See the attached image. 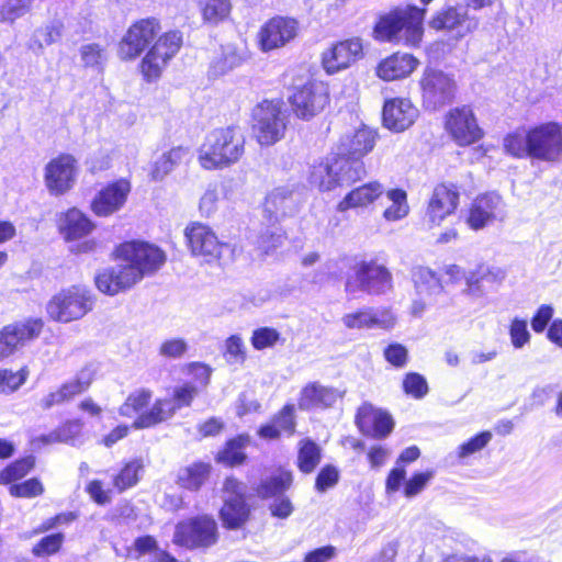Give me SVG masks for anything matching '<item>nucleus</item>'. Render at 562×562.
I'll return each instance as SVG.
<instances>
[{"label":"nucleus","mask_w":562,"mask_h":562,"mask_svg":"<svg viewBox=\"0 0 562 562\" xmlns=\"http://www.w3.org/2000/svg\"><path fill=\"white\" fill-rule=\"evenodd\" d=\"M218 540L217 522L212 516L199 515L178 522L172 542L189 550H205Z\"/></svg>","instance_id":"6"},{"label":"nucleus","mask_w":562,"mask_h":562,"mask_svg":"<svg viewBox=\"0 0 562 562\" xmlns=\"http://www.w3.org/2000/svg\"><path fill=\"white\" fill-rule=\"evenodd\" d=\"M176 411L169 398H157L153 406L143 412L133 423L136 429L151 428L173 417Z\"/></svg>","instance_id":"33"},{"label":"nucleus","mask_w":562,"mask_h":562,"mask_svg":"<svg viewBox=\"0 0 562 562\" xmlns=\"http://www.w3.org/2000/svg\"><path fill=\"white\" fill-rule=\"evenodd\" d=\"M376 137V132L367 126L350 131L340 137L337 154L346 157L350 165L363 162L362 158L374 148Z\"/></svg>","instance_id":"20"},{"label":"nucleus","mask_w":562,"mask_h":562,"mask_svg":"<svg viewBox=\"0 0 562 562\" xmlns=\"http://www.w3.org/2000/svg\"><path fill=\"white\" fill-rule=\"evenodd\" d=\"M64 542L63 533H54L42 538L36 543L32 552L37 557L50 555L56 553Z\"/></svg>","instance_id":"54"},{"label":"nucleus","mask_w":562,"mask_h":562,"mask_svg":"<svg viewBox=\"0 0 562 562\" xmlns=\"http://www.w3.org/2000/svg\"><path fill=\"white\" fill-rule=\"evenodd\" d=\"M356 425L364 436L381 439L391 434L394 423L387 413L364 403L358 409Z\"/></svg>","instance_id":"24"},{"label":"nucleus","mask_w":562,"mask_h":562,"mask_svg":"<svg viewBox=\"0 0 562 562\" xmlns=\"http://www.w3.org/2000/svg\"><path fill=\"white\" fill-rule=\"evenodd\" d=\"M94 304L91 291L81 285H71L55 294L47 303L46 311L53 321L69 323L87 315Z\"/></svg>","instance_id":"5"},{"label":"nucleus","mask_w":562,"mask_h":562,"mask_svg":"<svg viewBox=\"0 0 562 562\" xmlns=\"http://www.w3.org/2000/svg\"><path fill=\"white\" fill-rule=\"evenodd\" d=\"M295 210L294 191L288 186L276 188L266 198L263 212L271 225L284 216L291 215Z\"/></svg>","instance_id":"28"},{"label":"nucleus","mask_w":562,"mask_h":562,"mask_svg":"<svg viewBox=\"0 0 562 562\" xmlns=\"http://www.w3.org/2000/svg\"><path fill=\"white\" fill-rule=\"evenodd\" d=\"M413 281L418 294L437 295L442 291L439 277L429 268H415L413 271Z\"/></svg>","instance_id":"35"},{"label":"nucleus","mask_w":562,"mask_h":562,"mask_svg":"<svg viewBox=\"0 0 562 562\" xmlns=\"http://www.w3.org/2000/svg\"><path fill=\"white\" fill-rule=\"evenodd\" d=\"M403 389L407 395L417 400L423 398L428 393L426 379L419 373H407L403 380Z\"/></svg>","instance_id":"48"},{"label":"nucleus","mask_w":562,"mask_h":562,"mask_svg":"<svg viewBox=\"0 0 562 562\" xmlns=\"http://www.w3.org/2000/svg\"><path fill=\"white\" fill-rule=\"evenodd\" d=\"M160 30V23L155 18L143 19L131 25L120 43V57L134 59L139 56L156 38Z\"/></svg>","instance_id":"15"},{"label":"nucleus","mask_w":562,"mask_h":562,"mask_svg":"<svg viewBox=\"0 0 562 562\" xmlns=\"http://www.w3.org/2000/svg\"><path fill=\"white\" fill-rule=\"evenodd\" d=\"M492 439L490 431H483L469 441L462 443L459 448V458H467L480 450H482Z\"/></svg>","instance_id":"59"},{"label":"nucleus","mask_w":562,"mask_h":562,"mask_svg":"<svg viewBox=\"0 0 562 562\" xmlns=\"http://www.w3.org/2000/svg\"><path fill=\"white\" fill-rule=\"evenodd\" d=\"M384 192V187L379 181L368 182L348 192L337 204V210L339 212H346L350 209L368 207L381 198Z\"/></svg>","instance_id":"30"},{"label":"nucleus","mask_w":562,"mask_h":562,"mask_svg":"<svg viewBox=\"0 0 562 562\" xmlns=\"http://www.w3.org/2000/svg\"><path fill=\"white\" fill-rule=\"evenodd\" d=\"M459 202V191L454 184H439L434 189L427 207L428 221L438 226L451 215Z\"/></svg>","instance_id":"25"},{"label":"nucleus","mask_w":562,"mask_h":562,"mask_svg":"<svg viewBox=\"0 0 562 562\" xmlns=\"http://www.w3.org/2000/svg\"><path fill=\"white\" fill-rule=\"evenodd\" d=\"M245 153V136L238 127L210 132L199 149L198 160L206 170L224 169L239 161Z\"/></svg>","instance_id":"2"},{"label":"nucleus","mask_w":562,"mask_h":562,"mask_svg":"<svg viewBox=\"0 0 562 562\" xmlns=\"http://www.w3.org/2000/svg\"><path fill=\"white\" fill-rule=\"evenodd\" d=\"M418 60L409 54H393L376 67V75L386 81L404 78L417 67Z\"/></svg>","instance_id":"32"},{"label":"nucleus","mask_w":562,"mask_h":562,"mask_svg":"<svg viewBox=\"0 0 562 562\" xmlns=\"http://www.w3.org/2000/svg\"><path fill=\"white\" fill-rule=\"evenodd\" d=\"M562 151V131L558 123L541 124L529 131V157L552 161Z\"/></svg>","instance_id":"17"},{"label":"nucleus","mask_w":562,"mask_h":562,"mask_svg":"<svg viewBox=\"0 0 562 562\" xmlns=\"http://www.w3.org/2000/svg\"><path fill=\"white\" fill-rule=\"evenodd\" d=\"M363 55L362 42L358 37L338 42L322 55V64L327 74H336L350 67Z\"/></svg>","instance_id":"21"},{"label":"nucleus","mask_w":562,"mask_h":562,"mask_svg":"<svg viewBox=\"0 0 562 562\" xmlns=\"http://www.w3.org/2000/svg\"><path fill=\"white\" fill-rule=\"evenodd\" d=\"M210 465L205 463H194L182 469L178 480L181 486L188 490H199L207 480Z\"/></svg>","instance_id":"37"},{"label":"nucleus","mask_w":562,"mask_h":562,"mask_svg":"<svg viewBox=\"0 0 562 562\" xmlns=\"http://www.w3.org/2000/svg\"><path fill=\"white\" fill-rule=\"evenodd\" d=\"M385 360L395 368H404L408 361V350L398 342L390 344L383 351Z\"/></svg>","instance_id":"58"},{"label":"nucleus","mask_w":562,"mask_h":562,"mask_svg":"<svg viewBox=\"0 0 562 562\" xmlns=\"http://www.w3.org/2000/svg\"><path fill=\"white\" fill-rule=\"evenodd\" d=\"M281 340L280 333L272 327H260L252 331L250 342L256 350L274 347Z\"/></svg>","instance_id":"45"},{"label":"nucleus","mask_w":562,"mask_h":562,"mask_svg":"<svg viewBox=\"0 0 562 562\" xmlns=\"http://www.w3.org/2000/svg\"><path fill=\"white\" fill-rule=\"evenodd\" d=\"M131 192V183L125 179L114 181L101 189L91 201V211L100 217L119 212Z\"/></svg>","instance_id":"23"},{"label":"nucleus","mask_w":562,"mask_h":562,"mask_svg":"<svg viewBox=\"0 0 562 562\" xmlns=\"http://www.w3.org/2000/svg\"><path fill=\"white\" fill-rule=\"evenodd\" d=\"M188 351V342L183 338H171L161 342L159 355L168 359H179Z\"/></svg>","instance_id":"55"},{"label":"nucleus","mask_w":562,"mask_h":562,"mask_svg":"<svg viewBox=\"0 0 562 562\" xmlns=\"http://www.w3.org/2000/svg\"><path fill=\"white\" fill-rule=\"evenodd\" d=\"M191 254L201 257L205 262H213L221 259L223 251L228 245L221 243L214 231L200 222H193L184 229Z\"/></svg>","instance_id":"13"},{"label":"nucleus","mask_w":562,"mask_h":562,"mask_svg":"<svg viewBox=\"0 0 562 562\" xmlns=\"http://www.w3.org/2000/svg\"><path fill=\"white\" fill-rule=\"evenodd\" d=\"M432 472L416 473L406 483L404 487V495L406 497H414L419 494L427 483L432 477Z\"/></svg>","instance_id":"63"},{"label":"nucleus","mask_w":562,"mask_h":562,"mask_svg":"<svg viewBox=\"0 0 562 562\" xmlns=\"http://www.w3.org/2000/svg\"><path fill=\"white\" fill-rule=\"evenodd\" d=\"M142 468L143 464L138 460H134L127 463L115 477V486L122 491L136 484L138 481V472L142 470Z\"/></svg>","instance_id":"52"},{"label":"nucleus","mask_w":562,"mask_h":562,"mask_svg":"<svg viewBox=\"0 0 562 562\" xmlns=\"http://www.w3.org/2000/svg\"><path fill=\"white\" fill-rule=\"evenodd\" d=\"M385 194L391 204L384 210L383 218L396 222L406 217L409 213L407 193L402 189H391Z\"/></svg>","instance_id":"34"},{"label":"nucleus","mask_w":562,"mask_h":562,"mask_svg":"<svg viewBox=\"0 0 562 562\" xmlns=\"http://www.w3.org/2000/svg\"><path fill=\"white\" fill-rule=\"evenodd\" d=\"M290 102L295 115L307 121L325 109L329 102V95L327 88L322 82L308 80L293 86Z\"/></svg>","instance_id":"10"},{"label":"nucleus","mask_w":562,"mask_h":562,"mask_svg":"<svg viewBox=\"0 0 562 562\" xmlns=\"http://www.w3.org/2000/svg\"><path fill=\"white\" fill-rule=\"evenodd\" d=\"M81 61L86 67L101 68L106 60V53L99 44H86L80 48Z\"/></svg>","instance_id":"47"},{"label":"nucleus","mask_w":562,"mask_h":562,"mask_svg":"<svg viewBox=\"0 0 562 562\" xmlns=\"http://www.w3.org/2000/svg\"><path fill=\"white\" fill-rule=\"evenodd\" d=\"M196 394L198 389L193 384L184 383L173 389L172 396L169 400H171V404L177 412L182 407L190 406Z\"/></svg>","instance_id":"49"},{"label":"nucleus","mask_w":562,"mask_h":562,"mask_svg":"<svg viewBox=\"0 0 562 562\" xmlns=\"http://www.w3.org/2000/svg\"><path fill=\"white\" fill-rule=\"evenodd\" d=\"M341 321L342 324L349 329L372 328V317L370 310L346 314Z\"/></svg>","instance_id":"60"},{"label":"nucleus","mask_w":562,"mask_h":562,"mask_svg":"<svg viewBox=\"0 0 562 562\" xmlns=\"http://www.w3.org/2000/svg\"><path fill=\"white\" fill-rule=\"evenodd\" d=\"M286 111L280 102L263 101L254 110V133L261 145L280 140L286 128Z\"/></svg>","instance_id":"8"},{"label":"nucleus","mask_w":562,"mask_h":562,"mask_svg":"<svg viewBox=\"0 0 562 562\" xmlns=\"http://www.w3.org/2000/svg\"><path fill=\"white\" fill-rule=\"evenodd\" d=\"M243 63V55L232 45L223 47L222 55L213 63L216 75H223Z\"/></svg>","instance_id":"43"},{"label":"nucleus","mask_w":562,"mask_h":562,"mask_svg":"<svg viewBox=\"0 0 562 562\" xmlns=\"http://www.w3.org/2000/svg\"><path fill=\"white\" fill-rule=\"evenodd\" d=\"M26 380L24 370L13 372L11 370H0V393H12L18 390Z\"/></svg>","instance_id":"53"},{"label":"nucleus","mask_w":562,"mask_h":562,"mask_svg":"<svg viewBox=\"0 0 562 562\" xmlns=\"http://www.w3.org/2000/svg\"><path fill=\"white\" fill-rule=\"evenodd\" d=\"M366 176L364 162L348 164L346 157L336 154L313 166L310 181L321 191H331L350 186Z\"/></svg>","instance_id":"4"},{"label":"nucleus","mask_w":562,"mask_h":562,"mask_svg":"<svg viewBox=\"0 0 562 562\" xmlns=\"http://www.w3.org/2000/svg\"><path fill=\"white\" fill-rule=\"evenodd\" d=\"M418 116V110L408 99H391L383 108V124L393 132H403L413 125Z\"/></svg>","instance_id":"26"},{"label":"nucleus","mask_w":562,"mask_h":562,"mask_svg":"<svg viewBox=\"0 0 562 562\" xmlns=\"http://www.w3.org/2000/svg\"><path fill=\"white\" fill-rule=\"evenodd\" d=\"M200 5L204 21L213 24L226 19L232 9L229 0H201Z\"/></svg>","instance_id":"39"},{"label":"nucleus","mask_w":562,"mask_h":562,"mask_svg":"<svg viewBox=\"0 0 562 562\" xmlns=\"http://www.w3.org/2000/svg\"><path fill=\"white\" fill-rule=\"evenodd\" d=\"M345 284L346 292L356 293L363 291L368 294L382 295L393 289V276L391 271L375 260H361L352 268Z\"/></svg>","instance_id":"7"},{"label":"nucleus","mask_w":562,"mask_h":562,"mask_svg":"<svg viewBox=\"0 0 562 562\" xmlns=\"http://www.w3.org/2000/svg\"><path fill=\"white\" fill-rule=\"evenodd\" d=\"M43 329L42 319H27L4 326L0 330V361L10 357L27 341L38 337Z\"/></svg>","instance_id":"19"},{"label":"nucleus","mask_w":562,"mask_h":562,"mask_svg":"<svg viewBox=\"0 0 562 562\" xmlns=\"http://www.w3.org/2000/svg\"><path fill=\"white\" fill-rule=\"evenodd\" d=\"M35 464L33 457L15 461L0 472V483L9 484L25 476Z\"/></svg>","instance_id":"42"},{"label":"nucleus","mask_w":562,"mask_h":562,"mask_svg":"<svg viewBox=\"0 0 562 562\" xmlns=\"http://www.w3.org/2000/svg\"><path fill=\"white\" fill-rule=\"evenodd\" d=\"M281 434L292 435L294 432V407L286 405L282 411L272 419Z\"/></svg>","instance_id":"62"},{"label":"nucleus","mask_w":562,"mask_h":562,"mask_svg":"<svg viewBox=\"0 0 562 562\" xmlns=\"http://www.w3.org/2000/svg\"><path fill=\"white\" fill-rule=\"evenodd\" d=\"M182 44L179 32H167L160 36L143 58L140 68L148 79L160 77L168 61L178 53Z\"/></svg>","instance_id":"12"},{"label":"nucleus","mask_w":562,"mask_h":562,"mask_svg":"<svg viewBox=\"0 0 562 562\" xmlns=\"http://www.w3.org/2000/svg\"><path fill=\"white\" fill-rule=\"evenodd\" d=\"M248 442V436H238L237 438L229 440L225 449L218 453V460L228 465L243 463L246 458L243 449Z\"/></svg>","instance_id":"40"},{"label":"nucleus","mask_w":562,"mask_h":562,"mask_svg":"<svg viewBox=\"0 0 562 562\" xmlns=\"http://www.w3.org/2000/svg\"><path fill=\"white\" fill-rule=\"evenodd\" d=\"M509 336L510 341L516 349H520L527 345L530 340L527 321L514 318L509 327Z\"/></svg>","instance_id":"56"},{"label":"nucleus","mask_w":562,"mask_h":562,"mask_svg":"<svg viewBox=\"0 0 562 562\" xmlns=\"http://www.w3.org/2000/svg\"><path fill=\"white\" fill-rule=\"evenodd\" d=\"M338 479V470L334 465H326L318 473L315 481V487L319 492H325L326 490L336 485Z\"/></svg>","instance_id":"61"},{"label":"nucleus","mask_w":562,"mask_h":562,"mask_svg":"<svg viewBox=\"0 0 562 562\" xmlns=\"http://www.w3.org/2000/svg\"><path fill=\"white\" fill-rule=\"evenodd\" d=\"M9 491L14 497L31 498L41 495L44 487L37 479H30L23 483L11 485Z\"/></svg>","instance_id":"57"},{"label":"nucleus","mask_w":562,"mask_h":562,"mask_svg":"<svg viewBox=\"0 0 562 562\" xmlns=\"http://www.w3.org/2000/svg\"><path fill=\"white\" fill-rule=\"evenodd\" d=\"M322 450L317 443L311 439L300 441L297 465L304 473H311L319 464Z\"/></svg>","instance_id":"36"},{"label":"nucleus","mask_w":562,"mask_h":562,"mask_svg":"<svg viewBox=\"0 0 562 562\" xmlns=\"http://www.w3.org/2000/svg\"><path fill=\"white\" fill-rule=\"evenodd\" d=\"M504 147L514 157H529V132L525 134H509L504 139Z\"/></svg>","instance_id":"46"},{"label":"nucleus","mask_w":562,"mask_h":562,"mask_svg":"<svg viewBox=\"0 0 562 562\" xmlns=\"http://www.w3.org/2000/svg\"><path fill=\"white\" fill-rule=\"evenodd\" d=\"M120 263L104 269L95 277L97 288L105 294L115 295L143 279L146 273L158 270L166 256L158 247L144 241H127L116 250Z\"/></svg>","instance_id":"1"},{"label":"nucleus","mask_w":562,"mask_h":562,"mask_svg":"<svg viewBox=\"0 0 562 562\" xmlns=\"http://www.w3.org/2000/svg\"><path fill=\"white\" fill-rule=\"evenodd\" d=\"M424 105L437 110L454 98L456 82L441 70L427 68L419 80Z\"/></svg>","instance_id":"11"},{"label":"nucleus","mask_w":562,"mask_h":562,"mask_svg":"<svg viewBox=\"0 0 562 562\" xmlns=\"http://www.w3.org/2000/svg\"><path fill=\"white\" fill-rule=\"evenodd\" d=\"M226 359L232 364H243L246 360V347L243 339L233 335L225 341Z\"/></svg>","instance_id":"51"},{"label":"nucleus","mask_w":562,"mask_h":562,"mask_svg":"<svg viewBox=\"0 0 562 562\" xmlns=\"http://www.w3.org/2000/svg\"><path fill=\"white\" fill-rule=\"evenodd\" d=\"M153 393L148 389H138L132 392L125 402L121 405L119 413L124 417H132L134 414L139 413L150 402Z\"/></svg>","instance_id":"38"},{"label":"nucleus","mask_w":562,"mask_h":562,"mask_svg":"<svg viewBox=\"0 0 562 562\" xmlns=\"http://www.w3.org/2000/svg\"><path fill=\"white\" fill-rule=\"evenodd\" d=\"M429 25L436 31H446L462 38L477 29L479 20L469 15L467 5H450L438 11Z\"/></svg>","instance_id":"18"},{"label":"nucleus","mask_w":562,"mask_h":562,"mask_svg":"<svg viewBox=\"0 0 562 562\" xmlns=\"http://www.w3.org/2000/svg\"><path fill=\"white\" fill-rule=\"evenodd\" d=\"M297 32L299 24L294 19L273 18L258 33L260 48L263 52L280 48L294 40Z\"/></svg>","instance_id":"22"},{"label":"nucleus","mask_w":562,"mask_h":562,"mask_svg":"<svg viewBox=\"0 0 562 562\" xmlns=\"http://www.w3.org/2000/svg\"><path fill=\"white\" fill-rule=\"evenodd\" d=\"M446 130L459 146H470L483 137L476 117L469 106L454 108L448 112Z\"/></svg>","instance_id":"16"},{"label":"nucleus","mask_w":562,"mask_h":562,"mask_svg":"<svg viewBox=\"0 0 562 562\" xmlns=\"http://www.w3.org/2000/svg\"><path fill=\"white\" fill-rule=\"evenodd\" d=\"M502 198L496 193L477 196L470 209L468 224L472 229H481L491 224L502 209Z\"/></svg>","instance_id":"27"},{"label":"nucleus","mask_w":562,"mask_h":562,"mask_svg":"<svg viewBox=\"0 0 562 562\" xmlns=\"http://www.w3.org/2000/svg\"><path fill=\"white\" fill-rule=\"evenodd\" d=\"M218 192L216 189H207L200 199L199 210L202 215L211 216L217 209Z\"/></svg>","instance_id":"64"},{"label":"nucleus","mask_w":562,"mask_h":562,"mask_svg":"<svg viewBox=\"0 0 562 562\" xmlns=\"http://www.w3.org/2000/svg\"><path fill=\"white\" fill-rule=\"evenodd\" d=\"M426 9L408 7L380 19L374 29L378 40L417 46L423 37Z\"/></svg>","instance_id":"3"},{"label":"nucleus","mask_w":562,"mask_h":562,"mask_svg":"<svg viewBox=\"0 0 562 562\" xmlns=\"http://www.w3.org/2000/svg\"><path fill=\"white\" fill-rule=\"evenodd\" d=\"M247 486L234 477H227L223 485V506L220 518L227 529H240L248 520L250 507L245 501Z\"/></svg>","instance_id":"9"},{"label":"nucleus","mask_w":562,"mask_h":562,"mask_svg":"<svg viewBox=\"0 0 562 562\" xmlns=\"http://www.w3.org/2000/svg\"><path fill=\"white\" fill-rule=\"evenodd\" d=\"M32 5V0H5L0 4V21L14 22L25 15Z\"/></svg>","instance_id":"44"},{"label":"nucleus","mask_w":562,"mask_h":562,"mask_svg":"<svg viewBox=\"0 0 562 562\" xmlns=\"http://www.w3.org/2000/svg\"><path fill=\"white\" fill-rule=\"evenodd\" d=\"M64 24L59 20H54L45 27L36 30L35 37L38 41L40 46H48L59 41L63 36Z\"/></svg>","instance_id":"50"},{"label":"nucleus","mask_w":562,"mask_h":562,"mask_svg":"<svg viewBox=\"0 0 562 562\" xmlns=\"http://www.w3.org/2000/svg\"><path fill=\"white\" fill-rule=\"evenodd\" d=\"M341 397L342 393L338 389L312 382L302 389L299 407L301 409L327 408Z\"/></svg>","instance_id":"29"},{"label":"nucleus","mask_w":562,"mask_h":562,"mask_svg":"<svg viewBox=\"0 0 562 562\" xmlns=\"http://www.w3.org/2000/svg\"><path fill=\"white\" fill-rule=\"evenodd\" d=\"M291 483L292 474L290 472H281L278 475L265 481L260 485L258 494L262 497L277 496L288 490Z\"/></svg>","instance_id":"41"},{"label":"nucleus","mask_w":562,"mask_h":562,"mask_svg":"<svg viewBox=\"0 0 562 562\" xmlns=\"http://www.w3.org/2000/svg\"><path fill=\"white\" fill-rule=\"evenodd\" d=\"M78 164L74 156L61 154L44 169V182L49 194L58 196L70 191L77 180Z\"/></svg>","instance_id":"14"},{"label":"nucleus","mask_w":562,"mask_h":562,"mask_svg":"<svg viewBox=\"0 0 562 562\" xmlns=\"http://www.w3.org/2000/svg\"><path fill=\"white\" fill-rule=\"evenodd\" d=\"M58 228L61 236L71 241L89 235L95 225L81 211L74 207L60 215Z\"/></svg>","instance_id":"31"}]
</instances>
